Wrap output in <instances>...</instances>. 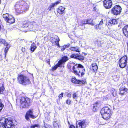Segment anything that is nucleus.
<instances>
[{"label": "nucleus", "mask_w": 128, "mask_h": 128, "mask_svg": "<svg viewBox=\"0 0 128 128\" xmlns=\"http://www.w3.org/2000/svg\"><path fill=\"white\" fill-rule=\"evenodd\" d=\"M16 124V122L14 120L3 118L0 120V128H16L15 124Z\"/></svg>", "instance_id": "1"}, {"label": "nucleus", "mask_w": 128, "mask_h": 128, "mask_svg": "<svg viewBox=\"0 0 128 128\" xmlns=\"http://www.w3.org/2000/svg\"><path fill=\"white\" fill-rule=\"evenodd\" d=\"M28 4L24 0L17 2L15 5V10L18 14H20L28 10Z\"/></svg>", "instance_id": "2"}, {"label": "nucleus", "mask_w": 128, "mask_h": 128, "mask_svg": "<svg viewBox=\"0 0 128 128\" xmlns=\"http://www.w3.org/2000/svg\"><path fill=\"white\" fill-rule=\"evenodd\" d=\"M18 80V82L23 85L28 84L31 82L28 78L23 75L21 74L19 76Z\"/></svg>", "instance_id": "3"}, {"label": "nucleus", "mask_w": 128, "mask_h": 128, "mask_svg": "<svg viewBox=\"0 0 128 128\" xmlns=\"http://www.w3.org/2000/svg\"><path fill=\"white\" fill-rule=\"evenodd\" d=\"M31 102L30 99L28 98H22L20 100V105L22 108H28Z\"/></svg>", "instance_id": "4"}, {"label": "nucleus", "mask_w": 128, "mask_h": 128, "mask_svg": "<svg viewBox=\"0 0 128 128\" xmlns=\"http://www.w3.org/2000/svg\"><path fill=\"white\" fill-rule=\"evenodd\" d=\"M80 65L82 66H78L77 69H76V71L74 72V73L77 75L82 77L85 74V70L84 66L80 64Z\"/></svg>", "instance_id": "5"}, {"label": "nucleus", "mask_w": 128, "mask_h": 128, "mask_svg": "<svg viewBox=\"0 0 128 128\" xmlns=\"http://www.w3.org/2000/svg\"><path fill=\"white\" fill-rule=\"evenodd\" d=\"M36 23L34 21L31 22H24L22 27L23 28L31 29L36 26Z\"/></svg>", "instance_id": "6"}, {"label": "nucleus", "mask_w": 128, "mask_h": 128, "mask_svg": "<svg viewBox=\"0 0 128 128\" xmlns=\"http://www.w3.org/2000/svg\"><path fill=\"white\" fill-rule=\"evenodd\" d=\"M2 16L5 20L8 22L10 24H12L15 22V20L13 16L10 14H9L8 13L3 14Z\"/></svg>", "instance_id": "7"}, {"label": "nucleus", "mask_w": 128, "mask_h": 128, "mask_svg": "<svg viewBox=\"0 0 128 128\" xmlns=\"http://www.w3.org/2000/svg\"><path fill=\"white\" fill-rule=\"evenodd\" d=\"M122 8L119 5H116L112 8L111 10V13L115 15L119 14L121 12Z\"/></svg>", "instance_id": "8"}, {"label": "nucleus", "mask_w": 128, "mask_h": 128, "mask_svg": "<svg viewBox=\"0 0 128 128\" xmlns=\"http://www.w3.org/2000/svg\"><path fill=\"white\" fill-rule=\"evenodd\" d=\"M88 124V122L86 120H82L79 121L77 124L76 128H85Z\"/></svg>", "instance_id": "9"}, {"label": "nucleus", "mask_w": 128, "mask_h": 128, "mask_svg": "<svg viewBox=\"0 0 128 128\" xmlns=\"http://www.w3.org/2000/svg\"><path fill=\"white\" fill-rule=\"evenodd\" d=\"M82 66L80 65V64H75V63L72 62L68 63V67L69 69H71L72 68V70L74 72H76V69H77L78 66Z\"/></svg>", "instance_id": "10"}, {"label": "nucleus", "mask_w": 128, "mask_h": 128, "mask_svg": "<svg viewBox=\"0 0 128 128\" xmlns=\"http://www.w3.org/2000/svg\"><path fill=\"white\" fill-rule=\"evenodd\" d=\"M127 57L124 56L122 57L120 60L119 64L120 67L121 68H124L126 65Z\"/></svg>", "instance_id": "11"}, {"label": "nucleus", "mask_w": 128, "mask_h": 128, "mask_svg": "<svg viewBox=\"0 0 128 128\" xmlns=\"http://www.w3.org/2000/svg\"><path fill=\"white\" fill-rule=\"evenodd\" d=\"M103 3L104 6L107 9L111 8L112 4L111 0H105L103 2Z\"/></svg>", "instance_id": "12"}, {"label": "nucleus", "mask_w": 128, "mask_h": 128, "mask_svg": "<svg viewBox=\"0 0 128 128\" xmlns=\"http://www.w3.org/2000/svg\"><path fill=\"white\" fill-rule=\"evenodd\" d=\"M37 115H34L33 114V112L30 110H29L26 113L25 116L26 119L28 120H29V117H30L32 118H35L37 116Z\"/></svg>", "instance_id": "13"}, {"label": "nucleus", "mask_w": 128, "mask_h": 128, "mask_svg": "<svg viewBox=\"0 0 128 128\" xmlns=\"http://www.w3.org/2000/svg\"><path fill=\"white\" fill-rule=\"evenodd\" d=\"M50 40L52 44H54L56 45L59 47H60V46L59 44V42L60 40L57 36H55L54 37L51 38Z\"/></svg>", "instance_id": "14"}, {"label": "nucleus", "mask_w": 128, "mask_h": 128, "mask_svg": "<svg viewBox=\"0 0 128 128\" xmlns=\"http://www.w3.org/2000/svg\"><path fill=\"white\" fill-rule=\"evenodd\" d=\"M69 59L66 56H64L62 57L61 59L58 62V64H61L62 66V64H64Z\"/></svg>", "instance_id": "15"}, {"label": "nucleus", "mask_w": 128, "mask_h": 128, "mask_svg": "<svg viewBox=\"0 0 128 128\" xmlns=\"http://www.w3.org/2000/svg\"><path fill=\"white\" fill-rule=\"evenodd\" d=\"M101 114L111 113L110 110L108 107H105L102 108L101 111Z\"/></svg>", "instance_id": "16"}, {"label": "nucleus", "mask_w": 128, "mask_h": 128, "mask_svg": "<svg viewBox=\"0 0 128 128\" xmlns=\"http://www.w3.org/2000/svg\"><path fill=\"white\" fill-rule=\"evenodd\" d=\"M101 114L102 118L106 120L109 119L111 115V113Z\"/></svg>", "instance_id": "17"}, {"label": "nucleus", "mask_w": 128, "mask_h": 128, "mask_svg": "<svg viewBox=\"0 0 128 128\" xmlns=\"http://www.w3.org/2000/svg\"><path fill=\"white\" fill-rule=\"evenodd\" d=\"M123 33L124 35L128 38V25L125 26L122 29Z\"/></svg>", "instance_id": "18"}, {"label": "nucleus", "mask_w": 128, "mask_h": 128, "mask_svg": "<svg viewBox=\"0 0 128 128\" xmlns=\"http://www.w3.org/2000/svg\"><path fill=\"white\" fill-rule=\"evenodd\" d=\"M60 1H57L54 3L51 4L49 6L48 8V9L49 10H51L54 8V6H56L57 4L60 3Z\"/></svg>", "instance_id": "19"}, {"label": "nucleus", "mask_w": 128, "mask_h": 128, "mask_svg": "<svg viewBox=\"0 0 128 128\" xmlns=\"http://www.w3.org/2000/svg\"><path fill=\"white\" fill-rule=\"evenodd\" d=\"M118 22L116 19H113L110 20L108 22V24L109 26H111L113 25L117 24Z\"/></svg>", "instance_id": "20"}, {"label": "nucleus", "mask_w": 128, "mask_h": 128, "mask_svg": "<svg viewBox=\"0 0 128 128\" xmlns=\"http://www.w3.org/2000/svg\"><path fill=\"white\" fill-rule=\"evenodd\" d=\"M65 8L62 6L59 7L57 10L58 13L60 14H62L64 13Z\"/></svg>", "instance_id": "21"}, {"label": "nucleus", "mask_w": 128, "mask_h": 128, "mask_svg": "<svg viewBox=\"0 0 128 128\" xmlns=\"http://www.w3.org/2000/svg\"><path fill=\"white\" fill-rule=\"evenodd\" d=\"M70 50L72 51L79 52H80V48L77 46L75 47L72 46L70 48Z\"/></svg>", "instance_id": "22"}, {"label": "nucleus", "mask_w": 128, "mask_h": 128, "mask_svg": "<svg viewBox=\"0 0 128 128\" xmlns=\"http://www.w3.org/2000/svg\"><path fill=\"white\" fill-rule=\"evenodd\" d=\"M86 24V20H83L81 21L80 23L79 24V26H82V28L80 27V28L82 30L84 29L85 28V26H84V24Z\"/></svg>", "instance_id": "23"}, {"label": "nucleus", "mask_w": 128, "mask_h": 128, "mask_svg": "<svg viewBox=\"0 0 128 128\" xmlns=\"http://www.w3.org/2000/svg\"><path fill=\"white\" fill-rule=\"evenodd\" d=\"M92 70L93 72H96L98 69V67L96 63H94L92 64Z\"/></svg>", "instance_id": "24"}, {"label": "nucleus", "mask_w": 128, "mask_h": 128, "mask_svg": "<svg viewBox=\"0 0 128 128\" xmlns=\"http://www.w3.org/2000/svg\"><path fill=\"white\" fill-rule=\"evenodd\" d=\"M53 126L54 128H60V125L58 122L56 121H54L53 122Z\"/></svg>", "instance_id": "25"}, {"label": "nucleus", "mask_w": 128, "mask_h": 128, "mask_svg": "<svg viewBox=\"0 0 128 128\" xmlns=\"http://www.w3.org/2000/svg\"><path fill=\"white\" fill-rule=\"evenodd\" d=\"M36 48V44L34 43L33 42L31 44L30 48V50L32 52H34Z\"/></svg>", "instance_id": "26"}, {"label": "nucleus", "mask_w": 128, "mask_h": 128, "mask_svg": "<svg viewBox=\"0 0 128 128\" xmlns=\"http://www.w3.org/2000/svg\"><path fill=\"white\" fill-rule=\"evenodd\" d=\"M16 42L18 44L21 45H23L25 43V41L24 40L19 39H18Z\"/></svg>", "instance_id": "27"}, {"label": "nucleus", "mask_w": 128, "mask_h": 128, "mask_svg": "<svg viewBox=\"0 0 128 128\" xmlns=\"http://www.w3.org/2000/svg\"><path fill=\"white\" fill-rule=\"evenodd\" d=\"M92 20L90 19H88L86 20V23L90 25L93 26L94 25V24L92 23Z\"/></svg>", "instance_id": "28"}, {"label": "nucleus", "mask_w": 128, "mask_h": 128, "mask_svg": "<svg viewBox=\"0 0 128 128\" xmlns=\"http://www.w3.org/2000/svg\"><path fill=\"white\" fill-rule=\"evenodd\" d=\"M62 66L61 64H58V62L54 66H53L52 68V70L54 71L56 70L58 67H61Z\"/></svg>", "instance_id": "29"}, {"label": "nucleus", "mask_w": 128, "mask_h": 128, "mask_svg": "<svg viewBox=\"0 0 128 128\" xmlns=\"http://www.w3.org/2000/svg\"><path fill=\"white\" fill-rule=\"evenodd\" d=\"M86 83V81L85 80H78L77 84L80 85H82L85 84Z\"/></svg>", "instance_id": "30"}, {"label": "nucleus", "mask_w": 128, "mask_h": 128, "mask_svg": "<svg viewBox=\"0 0 128 128\" xmlns=\"http://www.w3.org/2000/svg\"><path fill=\"white\" fill-rule=\"evenodd\" d=\"M127 90V88H120V93L121 94H124Z\"/></svg>", "instance_id": "31"}, {"label": "nucleus", "mask_w": 128, "mask_h": 128, "mask_svg": "<svg viewBox=\"0 0 128 128\" xmlns=\"http://www.w3.org/2000/svg\"><path fill=\"white\" fill-rule=\"evenodd\" d=\"M0 44H2L4 45H7L8 43L6 42L5 40L0 39Z\"/></svg>", "instance_id": "32"}, {"label": "nucleus", "mask_w": 128, "mask_h": 128, "mask_svg": "<svg viewBox=\"0 0 128 128\" xmlns=\"http://www.w3.org/2000/svg\"><path fill=\"white\" fill-rule=\"evenodd\" d=\"M6 48L4 50V54H5V58L6 56V53L7 52H8V50L9 49L10 47V46L8 45V44L7 45H6Z\"/></svg>", "instance_id": "33"}, {"label": "nucleus", "mask_w": 128, "mask_h": 128, "mask_svg": "<svg viewBox=\"0 0 128 128\" xmlns=\"http://www.w3.org/2000/svg\"><path fill=\"white\" fill-rule=\"evenodd\" d=\"M78 55V54H72L70 56V57L71 58H74L75 59H77V57Z\"/></svg>", "instance_id": "34"}, {"label": "nucleus", "mask_w": 128, "mask_h": 128, "mask_svg": "<svg viewBox=\"0 0 128 128\" xmlns=\"http://www.w3.org/2000/svg\"><path fill=\"white\" fill-rule=\"evenodd\" d=\"M77 59L80 60H84V57L83 56L79 55L78 54Z\"/></svg>", "instance_id": "35"}, {"label": "nucleus", "mask_w": 128, "mask_h": 128, "mask_svg": "<svg viewBox=\"0 0 128 128\" xmlns=\"http://www.w3.org/2000/svg\"><path fill=\"white\" fill-rule=\"evenodd\" d=\"M79 97V95L77 93H74L72 95L73 98L74 99H76Z\"/></svg>", "instance_id": "36"}, {"label": "nucleus", "mask_w": 128, "mask_h": 128, "mask_svg": "<svg viewBox=\"0 0 128 128\" xmlns=\"http://www.w3.org/2000/svg\"><path fill=\"white\" fill-rule=\"evenodd\" d=\"M78 80L74 77L72 78L71 81L73 83L77 84Z\"/></svg>", "instance_id": "37"}, {"label": "nucleus", "mask_w": 128, "mask_h": 128, "mask_svg": "<svg viewBox=\"0 0 128 128\" xmlns=\"http://www.w3.org/2000/svg\"><path fill=\"white\" fill-rule=\"evenodd\" d=\"M69 45H66V46H61V49L62 51H63L64 50H65V49H66V47H67V48L68 47Z\"/></svg>", "instance_id": "38"}, {"label": "nucleus", "mask_w": 128, "mask_h": 128, "mask_svg": "<svg viewBox=\"0 0 128 128\" xmlns=\"http://www.w3.org/2000/svg\"><path fill=\"white\" fill-rule=\"evenodd\" d=\"M119 78V76H114L113 77V80L115 82L117 81Z\"/></svg>", "instance_id": "39"}, {"label": "nucleus", "mask_w": 128, "mask_h": 128, "mask_svg": "<svg viewBox=\"0 0 128 128\" xmlns=\"http://www.w3.org/2000/svg\"><path fill=\"white\" fill-rule=\"evenodd\" d=\"M42 128H52V127L48 125L47 124H44V126H42Z\"/></svg>", "instance_id": "40"}, {"label": "nucleus", "mask_w": 128, "mask_h": 128, "mask_svg": "<svg viewBox=\"0 0 128 128\" xmlns=\"http://www.w3.org/2000/svg\"><path fill=\"white\" fill-rule=\"evenodd\" d=\"M4 105L2 104V102L0 100V112L2 109L4 107Z\"/></svg>", "instance_id": "41"}, {"label": "nucleus", "mask_w": 128, "mask_h": 128, "mask_svg": "<svg viewBox=\"0 0 128 128\" xmlns=\"http://www.w3.org/2000/svg\"><path fill=\"white\" fill-rule=\"evenodd\" d=\"M36 127L39 128L40 126L38 124H35L34 126H32L30 128H36Z\"/></svg>", "instance_id": "42"}, {"label": "nucleus", "mask_w": 128, "mask_h": 128, "mask_svg": "<svg viewBox=\"0 0 128 128\" xmlns=\"http://www.w3.org/2000/svg\"><path fill=\"white\" fill-rule=\"evenodd\" d=\"M96 44L98 46H100L101 45V42L100 41H97L96 42Z\"/></svg>", "instance_id": "43"}, {"label": "nucleus", "mask_w": 128, "mask_h": 128, "mask_svg": "<svg viewBox=\"0 0 128 128\" xmlns=\"http://www.w3.org/2000/svg\"><path fill=\"white\" fill-rule=\"evenodd\" d=\"M5 88H0V94H2Z\"/></svg>", "instance_id": "44"}, {"label": "nucleus", "mask_w": 128, "mask_h": 128, "mask_svg": "<svg viewBox=\"0 0 128 128\" xmlns=\"http://www.w3.org/2000/svg\"><path fill=\"white\" fill-rule=\"evenodd\" d=\"M22 52H25L26 51V49L25 48L22 47Z\"/></svg>", "instance_id": "45"}, {"label": "nucleus", "mask_w": 128, "mask_h": 128, "mask_svg": "<svg viewBox=\"0 0 128 128\" xmlns=\"http://www.w3.org/2000/svg\"><path fill=\"white\" fill-rule=\"evenodd\" d=\"M94 105V106H93V111H94V112H95L96 111V106H95L96 104H95Z\"/></svg>", "instance_id": "46"}, {"label": "nucleus", "mask_w": 128, "mask_h": 128, "mask_svg": "<svg viewBox=\"0 0 128 128\" xmlns=\"http://www.w3.org/2000/svg\"><path fill=\"white\" fill-rule=\"evenodd\" d=\"M70 100H66V103L68 104H70Z\"/></svg>", "instance_id": "47"}, {"label": "nucleus", "mask_w": 128, "mask_h": 128, "mask_svg": "<svg viewBox=\"0 0 128 128\" xmlns=\"http://www.w3.org/2000/svg\"><path fill=\"white\" fill-rule=\"evenodd\" d=\"M103 20H102L100 22V24H100V25H101L103 24Z\"/></svg>", "instance_id": "48"}, {"label": "nucleus", "mask_w": 128, "mask_h": 128, "mask_svg": "<svg viewBox=\"0 0 128 128\" xmlns=\"http://www.w3.org/2000/svg\"><path fill=\"white\" fill-rule=\"evenodd\" d=\"M100 24H97L96 26H95V28H96V29L98 28V26Z\"/></svg>", "instance_id": "49"}, {"label": "nucleus", "mask_w": 128, "mask_h": 128, "mask_svg": "<svg viewBox=\"0 0 128 128\" xmlns=\"http://www.w3.org/2000/svg\"><path fill=\"white\" fill-rule=\"evenodd\" d=\"M63 93H62L61 94H60L58 96L59 98H62L63 96Z\"/></svg>", "instance_id": "50"}, {"label": "nucleus", "mask_w": 128, "mask_h": 128, "mask_svg": "<svg viewBox=\"0 0 128 128\" xmlns=\"http://www.w3.org/2000/svg\"><path fill=\"white\" fill-rule=\"evenodd\" d=\"M67 96L68 97H71L72 95L70 94L69 93L67 94Z\"/></svg>", "instance_id": "51"}, {"label": "nucleus", "mask_w": 128, "mask_h": 128, "mask_svg": "<svg viewBox=\"0 0 128 128\" xmlns=\"http://www.w3.org/2000/svg\"><path fill=\"white\" fill-rule=\"evenodd\" d=\"M70 128H75V127L74 126L71 125L70 126Z\"/></svg>", "instance_id": "52"}, {"label": "nucleus", "mask_w": 128, "mask_h": 128, "mask_svg": "<svg viewBox=\"0 0 128 128\" xmlns=\"http://www.w3.org/2000/svg\"><path fill=\"white\" fill-rule=\"evenodd\" d=\"M106 124L105 123L101 122L100 124V125H104Z\"/></svg>", "instance_id": "53"}, {"label": "nucleus", "mask_w": 128, "mask_h": 128, "mask_svg": "<svg viewBox=\"0 0 128 128\" xmlns=\"http://www.w3.org/2000/svg\"><path fill=\"white\" fill-rule=\"evenodd\" d=\"M47 62L49 64H50V60L48 59V60H46Z\"/></svg>", "instance_id": "54"}, {"label": "nucleus", "mask_w": 128, "mask_h": 128, "mask_svg": "<svg viewBox=\"0 0 128 128\" xmlns=\"http://www.w3.org/2000/svg\"><path fill=\"white\" fill-rule=\"evenodd\" d=\"M2 60V56L1 54H0V61Z\"/></svg>", "instance_id": "55"}, {"label": "nucleus", "mask_w": 128, "mask_h": 128, "mask_svg": "<svg viewBox=\"0 0 128 128\" xmlns=\"http://www.w3.org/2000/svg\"><path fill=\"white\" fill-rule=\"evenodd\" d=\"M11 28H8V30H11Z\"/></svg>", "instance_id": "56"}, {"label": "nucleus", "mask_w": 128, "mask_h": 128, "mask_svg": "<svg viewBox=\"0 0 128 128\" xmlns=\"http://www.w3.org/2000/svg\"><path fill=\"white\" fill-rule=\"evenodd\" d=\"M83 54H84V55L86 56V54L85 53H84V52H83L82 53Z\"/></svg>", "instance_id": "57"}, {"label": "nucleus", "mask_w": 128, "mask_h": 128, "mask_svg": "<svg viewBox=\"0 0 128 128\" xmlns=\"http://www.w3.org/2000/svg\"><path fill=\"white\" fill-rule=\"evenodd\" d=\"M3 86V88H4V87L3 86Z\"/></svg>", "instance_id": "58"}, {"label": "nucleus", "mask_w": 128, "mask_h": 128, "mask_svg": "<svg viewBox=\"0 0 128 128\" xmlns=\"http://www.w3.org/2000/svg\"><path fill=\"white\" fill-rule=\"evenodd\" d=\"M0 88H1V87H0Z\"/></svg>", "instance_id": "59"}, {"label": "nucleus", "mask_w": 128, "mask_h": 128, "mask_svg": "<svg viewBox=\"0 0 128 128\" xmlns=\"http://www.w3.org/2000/svg\"><path fill=\"white\" fill-rule=\"evenodd\" d=\"M68 122V124H69V122Z\"/></svg>", "instance_id": "60"}]
</instances>
